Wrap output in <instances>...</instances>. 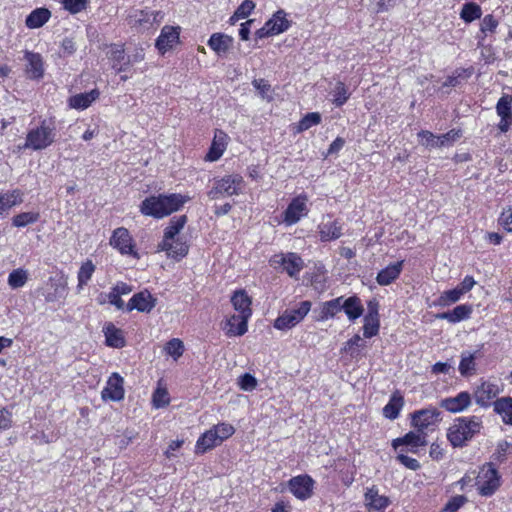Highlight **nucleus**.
I'll return each mask as SVG.
<instances>
[{
	"instance_id": "f257e3e1",
	"label": "nucleus",
	"mask_w": 512,
	"mask_h": 512,
	"mask_svg": "<svg viewBox=\"0 0 512 512\" xmlns=\"http://www.w3.org/2000/svg\"><path fill=\"white\" fill-rule=\"evenodd\" d=\"M189 200V196L177 193L152 195L142 201L140 212L145 216L161 219L178 211Z\"/></svg>"
},
{
	"instance_id": "f03ea898",
	"label": "nucleus",
	"mask_w": 512,
	"mask_h": 512,
	"mask_svg": "<svg viewBox=\"0 0 512 512\" xmlns=\"http://www.w3.org/2000/svg\"><path fill=\"white\" fill-rule=\"evenodd\" d=\"M482 427V419L479 416L459 417L448 429L447 438L453 447H462L480 433Z\"/></svg>"
},
{
	"instance_id": "7ed1b4c3",
	"label": "nucleus",
	"mask_w": 512,
	"mask_h": 512,
	"mask_svg": "<svg viewBox=\"0 0 512 512\" xmlns=\"http://www.w3.org/2000/svg\"><path fill=\"white\" fill-rule=\"evenodd\" d=\"M231 303L234 309L239 312V314L232 315L229 318V324H231V327H233L235 326V321H238V330H233L231 328L227 332V336H242L248 330V320L252 315V301L247 292L241 289L233 293L231 297Z\"/></svg>"
},
{
	"instance_id": "20e7f679",
	"label": "nucleus",
	"mask_w": 512,
	"mask_h": 512,
	"mask_svg": "<svg viewBox=\"0 0 512 512\" xmlns=\"http://www.w3.org/2000/svg\"><path fill=\"white\" fill-rule=\"evenodd\" d=\"M54 138V128L47 125L46 120H44L39 127L28 132L24 148L43 150L54 142Z\"/></svg>"
},
{
	"instance_id": "39448f33",
	"label": "nucleus",
	"mask_w": 512,
	"mask_h": 512,
	"mask_svg": "<svg viewBox=\"0 0 512 512\" xmlns=\"http://www.w3.org/2000/svg\"><path fill=\"white\" fill-rule=\"evenodd\" d=\"M476 485L482 496L492 495L500 486V476L492 462L482 466L476 478Z\"/></svg>"
},
{
	"instance_id": "423d86ee",
	"label": "nucleus",
	"mask_w": 512,
	"mask_h": 512,
	"mask_svg": "<svg viewBox=\"0 0 512 512\" xmlns=\"http://www.w3.org/2000/svg\"><path fill=\"white\" fill-rule=\"evenodd\" d=\"M310 301H302L298 308L284 311L274 321V327L278 330H288L300 323L311 309Z\"/></svg>"
},
{
	"instance_id": "0eeeda50",
	"label": "nucleus",
	"mask_w": 512,
	"mask_h": 512,
	"mask_svg": "<svg viewBox=\"0 0 512 512\" xmlns=\"http://www.w3.org/2000/svg\"><path fill=\"white\" fill-rule=\"evenodd\" d=\"M243 184V178L239 175H228L215 180L213 187L207 195L211 200L218 199L220 196L237 195Z\"/></svg>"
},
{
	"instance_id": "6e6552de",
	"label": "nucleus",
	"mask_w": 512,
	"mask_h": 512,
	"mask_svg": "<svg viewBox=\"0 0 512 512\" xmlns=\"http://www.w3.org/2000/svg\"><path fill=\"white\" fill-rule=\"evenodd\" d=\"M462 133L461 130L452 129L447 133L437 136L427 130H422L418 133L420 144L426 148H441L444 146H451L456 142Z\"/></svg>"
},
{
	"instance_id": "1a4fd4ad",
	"label": "nucleus",
	"mask_w": 512,
	"mask_h": 512,
	"mask_svg": "<svg viewBox=\"0 0 512 512\" xmlns=\"http://www.w3.org/2000/svg\"><path fill=\"white\" fill-rule=\"evenodd\" d=\"M132 241L129 231L124 227H119L113 231L110 245L119 250L122 255H133L139 258L138 253L134 250Z\"/></svg>"
},
{
	"instance_id": "9d476101",
	"label": "nucleus",
	"mask_w": 512,
	"mask_h": 512,
	"mask_svg": "<svg viewBox=\"0 0 512 512\" xmlns=\"http://www.w3.org/2000/svg\"><path fill=\"white\" fill-rule=\"evenodd\" d=\"M275 267L282 266L290 277H295L303 269V260L296 253L278 254L271 260Z\"/></svg>"
},
{
	"instance_id": "9b49d317",
	"label": "nucleus",
	"mask_w": 512,
	"mask_h": 512,
	"mask_svg": "<svg viewBox=\"0 0 512 512\" xmlns=\"http://www.w3.org/2000/svg\"><path fill=\"white\" fill-rule=\"evenodd\" d=\"M314 483V480L309 475L305 474L291 478L288 485L290 491L296 498L306 500L313 494Z\"/></svg>"
},
{
	"instance_id": "f8f14e48",
	"label": "nucleus",
	"mask_w": 512,
	"mask_h": 512,
	"mask_svg": "<svg viewBox=\"0 0 512 512\" xmlns=\"http://www.w3.org/2000/svg\"><path fill=\"white\" fill-rule=\"evenodd\" d=\"M411 417L412 426L419 432H424L425 429L440 421V411L436 408L421 409L415 411Z\"/></svg>"
},
{
	"instance_id": "ddd939ff",
	"label": "nucleus",
	"mask_w": 512,
	"mask_h": 512,
	"mask_svg": "<svg viewBox=\"0 0 512 512\" xmlns=\"http://www.w3.org/2000/svg\"><path fill=\"white\" fill-rule=\"evenodd\" d=\"M368 312L364 317L363 335L366 338L376 336L380 328L379 303L376 300H370L367 304Z\"/></svg>"
},
{
	"instance_id": "4468645a",
	"label": "nucleus",
	"mask_w": 512,
	"mask_h": 512,
	"mask_svg": "<svg viewBox=\"0 0 512 512\" xmlns=\"http://www.w3.org/2000/svg\"><path fill=\"white\" fill-rule=\"evenodd\" d=\"M123 383V378L118 373H113L109 377L106 387L101 392L102 400L121 401L125 394Z\"/></svg>"
},
{
	"instance_id": "2eb2a0df",
	"label": "nucleus",
	"mask_w": 512,
	"mask_h": 512,
	"mask_svg": "<svg viewBox=\"0 0 512 512\" xmlns=\"http://www.w3.org/2000/svg\"><path fill=\"white\" fill-rule=\"evenodd\" d=\"M496 112L500 117L498 128L507 132L512 125V95L503 94L496 104Z\"/></svg>"
},
{
	"instance_id": "dca6fc26",
	"label": "nucleus",
	"mask_w": 512,
	"mask_h": 512,
	"mask_svg": "<svg viewBox=\"0 0 512 512\" xmlns=\"http://www.w3.org/2000/svg\"><path fill=\"white\" fill-rule=\"evenodd\" d=\"M472 403V396L467 391H462L454 397H447L440 401V407L450 413H460L466 410Z\"/></svg>"
},
{
	"instance_id": "f3484780",
	"label": "nucleus",
	"mask_w": 512,
	"mask_h": 512,
	"mask_svg": "<svg viewBox=\"0 0 512 512\" xmlns=\"http://www.w3.org/2000/svg\"><path fill=\"white\" fill-rule=\"evenodd\" d=\"M156 304V299L147 290L136 293L127 304V311L136 309L139 312L149 313Z\"/></svg>"
},
{
	"instance_id": "a211bd4d",
	"label": "nucleus",
	"mask_w": 512,
	"mask_h": 512,
	"mask_svg": "<svg viewBox=\"0 0 512 512\" xmlns=\"http://www.w3.org/2000/svg\"><path fill=\"white\" fill-rule=\"evenodd\" d=\"M307 198L298 196L294 198L284 212V221L288 225L297 223L307 213Z\"/></svg>"
},
{
	"instance_id": "6ab92c4d",
	"label": "nucleus",
	"mask_w": 512,
	"mask_h": 512,
	"mask_svg": "<svg viewBox=\"0 0 512 512\" xmlns=\"http://www.w3.org/2000/svg\"><path fill=\"white\" fill-rule=\"evenodd\" d=\"M158 250L165 251L172 258H183L188 254L189 246L181 237H175L174 240H162Z\"/></svg>"
},
{
	"instance_id": "aec40b11",
	"label": "nucleus",
	"mask_w": 512,
	"mask_h": 512,
	"mask_svg": "<svg viewBox=\"0 0 512 512\" xmlns=\"http://www.w3.org/2000/svg\"><path fill=\"white\" fill-rule=\"evenodd\" d=\"M500 393L497 384L491 382H483L474 391V399L481 407H488L490 401Z\"/></svg>"
},
{
	"instance_id": "412c9836",
	"label": "nucleus",
	"mask_w": 512,
	"mask_h": 512,
	"mask_svg": "<svg viewBox=\"0 0 512 512\" xmlns=\"http://www.w3.org/2000/svg\"><path fill=\"white\" fill-rule=\"evenodd\" d=\"M364 496L369 511L384 512L390 504V499L387 496L379 495L376 486L368 488Z\"/></svg>"
},
{
	"instance_id": "4be33fe9",
	"label": "nucleus",
	"mask_w": 512,
	"mask_h": 512,
	"mask_svg": "<svg viewBox=\"0 0 512 512\" xmlns=\"http://www.w3.org/2000/svg\"><path fill=\"white\" fill-rule=\"evenodd\" d=\"M179 40L178 28L164 26L156 40V47L161 54L171 49Z\"/></svg>"
},
{
	"instance_id": "5701e85b",
	"label": "nucleus",
	"mask_w": 512,
	"mask_h": 512,
	"mask_svg": "<svg viewBox=\"0 0 512 512\" xmlns=\"http://www.w3.org/2000/svg\"><path fill=\"white\" fill-rule=\"evenodd\" d=\"M426 436L427 434L425 432H419L418 430L417 432L410 431L403 437L394 439L392 446L395 449L400 445L410 446V451L414 452V448L427 445Z\"/></svg>"
},
{
	"instance_id": "b1692460",
	"label": "nucleus",
	"mask_w": 512,
	"mask_h": 512,
	"mask_svg": "<svg viewBox=\"0 0 512 512\" xmlns=\"http://www.w3.org/2000/svg\"><path fill=\"white\" fill-rule=\"evenodd\" d=\"M342 311H344L351 322H354L356 319L361 317L364 312L361 299L356 295L348 298H344L342 296Z\"/></svg>"
},
{
	"instance_id": "393cba45",
	"label": "nucleus",
	"mask_w": 512,
	"mask_h": 512,
	"mask_svg": "<svg viewBox=\"0 0 512 512\" xmlns=\"http://www.w3.org/2000/svg\"><path fill=\"white\" fill-rule=\"evenodd\" d=\"M404 261H398L388 265L377 274L376 281L381 286H387L395 281L401 274Z\"/></svg>"
},
{
	"instance_id": "a878e982",
	"label": "nucleus",
	"mask_w": 512,
	"mask_h": 512,
	"mask_svg": "<svg viewBox=\"0 0 512 512\" xmlns=\"http://www.w3.org/2000/svg\"><path fill=\"white\" fill-rule=\"evenodd\" d=\"M100 96L98 89H92L89 92L76 94L68 100L69 107L77 110L88 108Z\"/></svg>"
},
{
	"instance_id": "bb28decb",
	"label": "nucleus",
	"mask_w": 512,
	"mask_h": 512,
	"mask_svg": "<svg viewBox=\"0 0 512 512\" xmlns=\"http://www.w3.org/2000/svg\"><path fill=\"white\" fill-rule=\"evenodd\" d=\"M473 311L472 305L461 304L456 306L453 310L439 313L436 318L447 320L450 323H457L462 320L468 319Z\"/></svg>"
},
{
	"instance_id": "cd10ccee",
	"label": "nucleus",
	"mask_w": 512,
	"mask_h": 512,
	"mask_svg": "<svg viewBox=\"0 0 512 512\" xmlns=\"http://www.w3.org/2000/svg\"><path fill=\"white\" fill-rule=\"evenodd\" d=\"M25 59L28 64L26 73L31 79H40L44 74L43 60L40 54L33 52H26Z\"/></svg>"
},
{
	"instance_id": "c85d7f7f",
	"label": "nucleus",
	"mask_w": 512,
	"mask_h": 512,
	"mask_svg": "<svg viewBox=\"0 0 512 512\" xmlns=\"http://www.w3.org/2000/svg\"><path fill=\"white\" fill-rule=\"evenodd\" d=\"M226 140L227 134L222 130H216L212 145L206 155V159L209 161L218 160L224 153L227 144Z\"/></svg>"
},
{
	"instance_id": "c756f323",
	"label": "nucleus",
	"mask_w": 512,
	"mask_h": 512,
	"mask_svg": "<svg viewBox=\"0 0 512 512\" xmlns=\"http://www.w3.org/2000/svg\"><path fill=\"white\" fill-rule=\"evenodd\" d=\"M340 311H342V296L323 302L317 320L326 321L335 317Z\"/></svg>"
},
{
	"instance_id": "7c9ffc66",
	"label": "nucleus",
	"mask_w": 512,
	"mask_h": 512,
	"mask_svg": "<svg viewBox=\"0 0 512 512\" xmlns=\"http://www.w3.org/2000/svg\"><path fill=\"white\" fill-rule=\"evenodd\" d=\"M494 411L502 417V421L512 426V397L498 398L493 403Z\"/></svg>"
},
{
	"instance_id": "2f4dec72",
	"label": "nucleus",
	"mask_w": 512,
	"mask_h": 512,
	"mask_svg": "<svg viewBox=\"0 0 512 512\" xmlns=\"http://www.w3.org/2000/svg\"><path fill=\"white\" fill-rule=\"evenodd\" d=\"M403 405L404 398L396 391L391 395L389 402L384 406L383 415L390 420H394L399 416Z\"/></svg>"
},
{
	"instance_id": "473e14b6",
	"label": "nucleus",
	"mask_w": 512,
	"mask_h": 512,
	"mask_svg": "<svg viewBox=\"0 0 512 512\" xmlns=\"http://www.w3.org/2000/svg\"><path fill=\"white\" fill-rule=\"evenodd\" d=\"M50 17L51 12L47 8H37L26 17L25 24L30 29L40 28Z\"/></svg>"
},
{
	"instance_id": "72a5a7b5",
	"label": "nucleus",
	"mask_w": 512,
	"mask_h": 512,
	"mask_svg": "<svg viewBox=\"0 0 512 512\" xmlns=\"http://www.w3.org/2000/svg\"><path fill=\"white\" fill-rule=\"evenodd\" d=\"M219 444H221V441L217 437V433L213 429H210L197 440L196 453H204Z\"/></svg>"
},
{
	"instance_id": "f704fd0d",
	"label": "nucleus",
	"mask_w": 512,
	"mask_h": 512,
	"mask_svg": "<svg viewBox=\"0 0 512 512\" xmlns=\"http://www.w3.org/2000/svg\"><path fill=\"white\" fill-rule=\"evenodd\" d=\"M22 192L18 189L0 195V218H3L4 212L13 206L23 202Z\"/></svg>"
},
{
	"instance_id": "c9c22d12",
	"label": "nucleus",
	"mask_w": 512,
	"mask_h": 512,
	"mask_svg": "<svg viewBox=\"0 0 512 512\" xmlns=\"http://www.w3.org/2000/svg\"><path fill=\"white\" fill-rule=\"evenodd\" d=\"M232 43V37L220 33L212 34L208 41L209 47L212 50H214L217 54L227 52L228 49L231 47Z\"/></svg>"
},
{
	"instance_id": "e433bc0d",
	"label": "nucleus",
	"mask_w": 512,
	"mask_h": 512,
	"mask_svg": "<svg viewBox=\"0 0 512 512\" xmlns=\"http://www.w3.org/2000/svg\"><path fill=\"white\" fill-rule=\"evenodd\" d=\"M106 344L114 348H122L125 345V339L120 329L109 323L104 328Z\"/></svg>"
},
{
	"instance_id": "4c0bfd02",
	"label": "nucleus",
	"mask_w": 512,
	"mask_h": 512,
	"mask_svg": "<svg viewBox=\"0 0 512 512\" xmlns=\"http://www.w3.org/2000/svg\"><path fill=\"white\" fill-rule=\"evenodd\" d=\"M266 24L275 35L285 32L290 27V21L286 19V13L283 10H278Z\"/></svg>"
},
{
	"instance_id": "58836bf2",
	"label": "nucleus",
	"mask_w": 512,
	"mask_h": 512,
	"mask_svg": "<svg viewBox=\"0 0 512 512\" xmlns=\"http://www.w3.org/2000/svg\"><path fill=\"white\" fill-rule=\"evenodd\" d=\"M319 228L320 237L323 241L338 239L342 235V226L336 220L323 223Z\"/></svg>"
},
{
	"instance_id": "ea45409f",
	"label": "nucleus",
	"mask_w": 512,
	"mask_h": 512,
	"mask_svg": "<svg viewBox=\"0 0 512 512\" xmlns=\"http://www.w3.org/2000/svg\"><path fill=\"white\" fill-rule=\"evenodd\" d=\"M187 222V217L185 215H181L178 217H173L169 225L164 230L163 240H174V238L180 233V231L184 228Z\"/></svg>"
},
{
	"instance_id": "a19ab883",
	"label": "nucleus",
	"mask_w": 512,
	"mask_h": 512,
	"mask_svg": "<svg viewBox=\"0 0 512 512\" xmlns=\"http://www.w3.org/2000/svg\"><path fill=\"white\" fill-rule=\"evenodd\" d=\"M155 20V16L144 10H136L133 14L129 16V25L132 27H148L153 24Z\"/></svg>"
},
{
	"instance_id": "79ce46f5",
	"label": "nucleus",
	"mask_w": 512,
	"mask_h": 512,
	"mask_svg": "<svg viewBox=\"0 0 512 512\" xmlns=\"http://www.w3.org/2000/svg\"><path fill=\"white\" fill-rule=\"evenodd\" d=\"M482 16V9L480 5L475 2H467L463 5L460 11V18L466 22L471 23Z\"/></svg>"
},
{
	"instance_id": "37998d69",
	"label": "nucleus",
	"mask_w": 512,
	"mask_h": 512,
	"mask_svg": "<svg viewBox=\"0 0 512 512\" xmlns=\"http://www.w3.org/2000/svg\"><path fill=\"white\" fill-rule=\"evenodd\" d=\"M476 371L475 356L471 353H462L459 364V372L462 376L467 377Z\"/></svg>"
},
{
	"instance_id": "c03bdc74",
	"label": "nucleus",
	"mask_w": 512,
	"mask_h": 512,
	"mask_svg": "<svg viewBox=\"0 0 512 512\" xmlns=\"http://www.w3.org/2000/svg\"><path fill=\"white\" fill-rule=\"evenodd\" d=\"M463 294L456 287L451 290L444 291L437 299L436 304L441 307L450 306L461 299Z\"/></svg>"
},
{
	"instance_id": "a18cd8bd",
	"label": "nucleus",
	"mask_w": 512,
	"mask_h": 512,
	"mask_svg": "<svg viewBox=\"0 0 512 512\" xmlns=\"http://www.w3.org/2000/svg\"><path fill=\"white\" fill-rule=\"evenodd\" d=\"M28 280V273L22 268L13 270L8 276V285L12 289L23 287Z\"/></svg>"
},
{
	"instance_id": "49530a36",
	"label": "nucleus",
	"mask_w": 512,
	"mask_h": 512,
	"mask_svg": "<svg viewBox=\"0 0 512 512\" xmlns=\"http://www.w3.org/2000/svg\"><path fill=\"white\" fill-rule=\"evenodd\" d=\"M95 271V265L92 263V261L87 260L84 262L79 271H78V288L81 289L84 285L88 283V281L91 279L93 273Z\"/></svg>"
},
{
	"instance_id": "de8ad7c7",
	"label": "nucleus",
	"mask_w": 512,
	"mask_h": 512,
	"mask_svg": "<svg viewBox=\"0 0 512 512\" xmlns=\"http://www.w3.org/2000/svg\"><path fill=\"white\" fill-rule=\"evenodd\" d=\"M39 217L40 215L38 212H23L15 215L12 218V225L18 228L25 227L29 224L37 222Z\"/></svg>"
},
{
	"instance_id": "09e8293b",
	"label": "nucleus",
	"mask_w": 512,
	"mask_h": 512,
	"mask_svg": "<svg viewBox=\"0 0 512 512\" xmlns=\"http://www.w3.org/2000/svg\"><path fill=\"white\" fill-rule=\"evenodd\" d=\"M333 104L336 107H341L350 97V93L343 82H337L333 90Z\"/></svg>"
},
{
	"instance_id": "8fccbe9b",
	"label": "nucleus",
	"mask_w": 512,
	"mask_h": 512,
	"mask_svg": "<svg viewBox=\"0 0 512 512\" xmlns=\"http://www.w3.org/2000/svg\"><path fill=\"white\" fill-rule=\"evenodd\" d=\"M321 122V115L318 112L307 113L298 123V132H303L318 125Z\"/></svg>"
},
{
	"instance_id": "3c124183",
	"label": "nucleus",
	"mask_w": 512,
	"mask_h": 512,
	"mask_svg": "<svg viewBox=\"0 0 512 512\" xmlns=\"http://www.w3.org/2000/svg\"><path fill=\"white\" fill-rule=\"evenodd\" d=\"M108 58L112 61V68L116 69V65L125 60V50L122 45L113 44L107 52Z\"/></svg>"
},
{
	"instance_id": "603ef678",
	"label": "nucleus",
	"mask_w": 512,
	"mask_h": 512,
	"mask_svg": "<svg viewBox=\"0 0 512 512\" xmlns=\"http://www.w3.org/2000/svg\"><path fill=\"white\" fill-rule=\"evenodd\" d=\"M165 350L168 355L172 356L176 360L183 355V342L180 339L173 338L167 342Z\"/></svg>"
},
{
	"instance_id": "864d4df0",
	"label": "nucleus",
	"mask_w": 512,
	"mask_h": 512,
	"mask_svg": "<svg viewBox=\"0 0 512 512\" xmlns=\"http://www.w3.org/2000/svg\"><path fill=\"white\" fill-rule=\"evenodd\" d=\"M510 453H512V444L507 441H501L498 443L496 451L492 455V459L502 463Z\"/></svg>"
},
{
	"instance_id": "5fc2aeb1",
	"label": "nucleus",
	"mask_w": 512,
	"mask_h": 512,
	"mask_svg": "<svg viewBox=\"0 0 512 512\" xmlns=\"http://www.w3.org/2000/svg\"><path fill=\"white\" fill-rule=\"evenodd\" d=\"M498 26V21L494 18L493 15L489 14L486 15L480 24V32L483 34V36H478L479 39H484L487 32L493 33L495 32L496 28Z\"/></svg>"
},
{
	"instance_id": "6e6d98bb",
	"label": "nucleus",
	"mask_w": 512,
	"mask_h": 512,
	"mask_svg": "<svg viewBox=\"0 0 512 512\" xmlns=\"http://www.w3.org/2000/svg\"><path fill=\"white\" fill-rule=\"evenodd\" d=\"M467 501V498L463 495H457L451 498L441 512H457Z\"/></svg>"
},
{
	"instance_id": "4d7b16f0",
	"label": "nucleus",
	"mask_w": 512,
	"mask_h": 512,
	"mask_svg": "<svg viewBox=\"0 0 512 512\" xmlns=\"http://www.w3.org/2000/svg\"><path fill=\"white\" fill-rule=\"evenodd\" d=\"M88 0H61L64 8L71 14H77L86 8Z\"/></svg>"
},
{
	"instance_id": "13d9d810",
	"label": "nucleus",
	"mask_w": 512,
	"mask_h": 512,
	"mask_svg": "<svg viewBox=\"0 0 512 512\" xmlns=\"http://www.w3.org/2000/svg\"><path fill=\"white\" fill-rule=\"evenodd\" d=\"M213 430L217 433V437L220 439L221 443L235 432L234 427L228 423H220L216 425Z\"/></svg>"
},
{
	"instance_id": "bf43d9fd",
	"label": "nucleus",
	"mask_w": 512,
	"mask_h": 512,
	"mask_svg": "<svg viewBox=\"0 0 512 512\" xmlns=\"http://www.w3.org/2000/svg\"><path fill=\"white\" fill-rule=\"evenodd\" d=\"M255 8V3L252 0H245L234 12V18H246Z\"/></svg>"
},
{
	"instance_id": "052dcab7",
	"label": "nucleus",
	"mask_w": 512,
	"mask_h": 512,
	"mask_svg": "<svg viewBox=\"0 0 512 512\" xmlns=\"http://www.w3.org/2000/svg\"><path fill=\"white\" fill-rule=\"evenodd\" d=\"M239 386L244 391H252L257 386V380L249 373H245L239 378Z\"/></svg>"
},
{
	"instance_id": "680f3d73",
	"label": "nucleus",
	"mask_w": 512,
	"mask_h": 512,
	"mask_svg": "<svg viewBox=\"0 0 512 512\" xmlns=\"http://www.w3.org/2000/svg\"><path fill=\"white\" fill-rule=\"evenodd\" d=\"M12 425V413L6 408L0 409V431L10 429Z\"/></svg>"
},
{
	"instance_id": "e2e57ef3",
	"label": "nucleus",
	"mask_w": 512,
	"mask_h": 512,
	"mask_svg": "<svg viewBox=\"0 0 512 512\" xmlns=\"http://www.w3.org/2000/svg\"><path fill=\"white\" fill-rule=\"evenodd\" d=\"M397 460L404 465L405 467L411 469V470H418L420 468V463L415 458H411L409 456H406L404 454H399L397 456Z\"/></svg>"
},
{
	"instance_id": "0e129e2a",
	"label": "nucleus",
	"mask_w": 512,
	"mask_h": 512,
	"mask_svg": "<svg viewBox=\"0 0 512 512\" xmlns=\"http://www.w3.org/2000/svg\"><path fill=\"white\" fill-rule=\"evenodd\" d=\"M107 301L114 305L117 309L124 308V301L121 299V295L117 294L115 291L111 289V291L106 295Z\"/></svg>"
},
{
	"instance_id": "69168bd1",
	"label": "nucleus",
	"mask_w": 512,
	"mask_h": 512,
	"mask_svg": "<svg viewBox=\"0 0 512 512\" xmlns=\"http://www.w3.org/2000/svg\"><path fill=\"white\" fill-rule=\"evenodd\" d=\"M167 392L165 390H157L153 395V403L156 407H162L168 404V399L166 398Z\"/></svg>"
},
{
	"instance_id": "338daca9",
	"label": "nucleus",
	"mask_w": 512,
	"mask_h": 512,
	"mask_svg": "<svg viewBox=\"0 0 512 512\" xmlns=\"http://www.w3.org/2000/svg\"><path fill=\"white\" fill-rule=\"evenodd\" d=\"M252 84L259 91L263 98L270 91L271 88L270 84L264 79H255L253 80Z\"/></svg>"
},
{
	"instance_id": "774afa93",
	"label": "nucleus",
	"mask_w": 512,
	"mask_h": 512,
	"mask_svg": "<svg viewBox=\"0 0 512 512\" xmlns=\"http://www.w3.org/2000/svg\"><path fill=\"white\" fill-rule=\"evenodd\" d=\"M475 284L476 282L472 276H466L456 288L461 290V293L464 295L469 292Z\"/></svg>"
}]
</instances>
